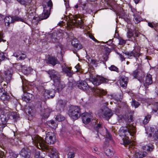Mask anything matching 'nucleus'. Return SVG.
<instances>
[{"mask_svg":"<svg viewBox=\"0 0 158 158\" xmlns=\"http://www.w3.org/2000/svg\"><path fill=\"white\" fill-rule=\"evenodd\" d=\"M109 69L111 71H115L117 72H118V68L114 65H111L109 68Z\"/></svg>","mask_w":158,"mask_h":158,"instance_id":"79ce46f5","label":"nucleus"},{"mask_svg":"<svg viewBox=\"0 0 158 158\" xmlns=\"http://www.w3.org/2000/svg\"><path fill=\"white\" fill-rule=\"evenodd\" d=\"M91 89L93 93V94L96 96H100L101 95H105L106 93V92L104 90L98 88H91Z\"/></svg>","mask_w":158,"mask_h":158,"instance_id":"ddd939ff","label":"nucleus"},{"mask_svg":"<svg viewBox=\"0 0 158 158\" xmlns=\"http://www.w3.org/2000/svg\"><path fill=\"white\" fill-rule=\"evenodd\" d=\"M72 45L77 49H80L82 48V46L80 44L78 41L76 39H74L71 41Z\"/></svg>","mask_w":158,"mask_h":158,"instance_id":"5701e85b","label":"nucleus"},{"mask_svg":"<svg viewBox=\"0 0 158 158\" xmlns=\"http://www.w3.org/2000/svg\"><path fill=\"white\" fill-rule=\"evenodd\" d=\"M32 70V69H31L30 68H28L27 69H26V70L28 71V72L27 73H29Z\"/></svg>","mask_w":158,"mask_h":158,"instance_id":"e2e57ef3","label":"nucleus"},{"mask_svg":"<svg viewBox=\"0 0 158 158\" xmlns=\"http://www.w3.org/2000/svg\"><path fill=\"white\" fill-rule=\"evenodd\" d=\"M154 107L152 109L153 111L155 112L158 111V102H156L154 105Z\"/></svg>","mask_w":158,"mask_h":158,"instance_id":"4c0bfd02","label":"nucleus"},{"mask_svg":"<svg viewBox=\"0 0 158 158\" xmlns=\"http://www.w3.org/2000/svg\"><path fill=\"white\" fill-rule=\"evenodd\" d=\"M105 153L108 156L111 157L114 155L113 150L112 147L108 146L107 147H104Z\"/></svg>","mask_w":158,"mask_h":158,"instance_id":"2eb2a0df","label":"nucleus"},{"mask_svg":"<svg viewBox=\"0 0 158 158\" xmlns=\"http://www.w3.org/2000/svg\"><path fill=\"white\" fill-rule=\"evenodd\" d=\"M10 158H16L17 156L16 154L13 153L11 152L10 153Z\"/></svg>","mask_w":158,"mask_h":158,"instance_id":"a18cd8bd","label":"nucleus"},{"mask_svg":"<svg viewBox=\"0 0 158 158\" xmlns=\"http://www.w3.org/2000/svg\"><path fill=\"white\" fill-rule=\"evenodd\" d=\"M155 129H145L146 133L147 134H148V136L151 137L153 135L154 140V141L157 140L158 139V130L156 131L155 134L154 133V130Z\"/></svg>","mask_w":158,"mask_h":158,"instance_id":"f8f14e48","label":"nucleus"},{"mask_svg":"<svg viewBox=\"0 0 158 158\" xmlns=\"http://www.w3.org/2000/svg\"><path fill=\"white\" fill-rule=\"evenodd\" d=\"M72 67H65L63 69V71L69 77H71L73 74V72L71 70Z\"/></svg>","mask_w":158,"mask_h":158,"instance_id":"6ab92c4d","label":"nucleus"},{"mask_svg":"<svg viewBox=\"0 0 158 158\" xmlns=\"http://www.w3.org/2000/svg\"><path fill=\"white\" fill-rule=\"evenodd\" d=\"M9 118L10 119H13L16 120L19 117V114L15 112H10L9 114Z\"/></svg>","mask_w":158,"mask_h":158,"instance_id":"a878e982","label":"nucleus"},{"mask_svg":"<svg viewBox=\"0 0 158 158\" xmlns=\"http://www.w3.org/2000/svg\"><path fill=\"white\" fill-rule=\"evenodd\" d=\"M132 125H131V124H128L127 125V126H126V127L127 128H133V127H132Z\"/></svg>","mask_w":158,"mask_h":158,"instance_id":"052dcab7","label":"nucleus"},{"mask_svg":"<svg viewBox=\"0 0 158 158\" xmlns=\"http://www.w3.org/2000/svg\"><path fill=\"white\" fill-rule=\"evenodd\" d=\"M138 19L137 18H134V21L135 22L136 24H138Z\"/></svg>","mask_w":158,"mask_h":158,"instance_id":"0e129e2a","label":"nucleus"},{"mask_svg":"<svg viewBox=\"0 0 158 158\" xmlns=\"http://www.w3.org/2000/svg\"><path fill=\"white\" fill-rule=\"evenodd\" d=\"M154 148L153 145L152 144L146 145L142 147V149L147 152H151Z\"/></svg>","mask_w":158,"mask_h":158,"instance_id":"cd10ccee","label":"nucleus"},{"mask_svg":"<svg viewBox=\"0 0 158 158\" xmlns=\"http://www.w3.org/2000/svg\"><path fill=\"white\" fill-rule=\"evenodd\" d=\"M13 71L12 69H9L6 70L5 72V74L9 77H10L12 75Z\"/></svg>","mask_w":158,"mask_h":158,"instance_id":"c9c22d12","label":"nucleus"},{"mask_svg":"<svg viewBox=\"0 0 158 158\" xmlns=\"http://www.w3.org/2000/svg\"><path fill=\"white\" fill-rule=\"evenodd\" d=\"M151 118V115L150 114H148L145 116L144 120L143 121L142 124V125L145 128H147L145 127V125L149 122Z\"/></svg>","mask_w":158,"mask_h":158,"instance_id":"b1692460","label":"nucleus"},{"mask_svg":"<svg viewBox=\"0 0 158 158\" xmlns=\"http://www.w3.org/2000/svg\"><path fill=\"white\" fill-rule=\"evenodd\" d=\"M147 155V153L146 152H140L139 153V158H142L146 156Z\"/></svg>","mask_w":158,"mask_h":158,"instance_id":"a19ab883","label":"nucleus"},{"mask_svg":"<svg viewBox=\"0 0 158 158\" xmlns=\"http://www.w3.org/2000/svg\"><path fill=\"white\" fill-rule=\"evenodd\" d=\"M140 73L141 74L140 76L139 77V81L141 83L143 82L144 86L146 88H148L149 86L152 84L153 82L152 75L150 73H147L146 76L145 81H143L141 78L142 77L145 76V74L141 64H139V73Z\"/></svg>","mask_w":158,"mask_h":158,"instance_id":"7ed1b4c3","label":"nucleus"},{"mask_svg":"<svg viewBox=\"0 0 158 158\" xmlns=\"http://www.w3.org/2000/svg\"><path fill=\"white\" fill-rule=\"evenodd\" d=\"M0 98L1 100L6 102L10 99V96L8 93L5 91L3 88H0Z\"/></svg>","mask_w":158,"mask_h":158,"instance_id":"9b49d317","label":"nucleus"},{"mask_svg":"<svg viewBox=\"0 0 158 158\" xmlns=\"http://www.w3.org/2000/svg\"><path fill=\"white\" fill-rule=\"evenodd\" d=\"M97 61L96 60L92 59L91 60V63L93 64H97Z\"/></svg>","mask_w":158,"mask_h":158,"instance_id":"5fc2aeb1","label":"nucleus"},{"mask_svg":"<svg viewBox=\"0 0 158 158\" xmlns=\"http://www.w3.org/2000/svg\"><path fill=\"white\" fill-rule=\"evenodd\" d=\"M64 4L66 9H68L69 7V1L68 0H64Z\"/></svg>","mask_w":158,"mask_h":158,"instance_id":"49530a36","label":"nucleus"},{"mask_svg":"<svg viewBox=\"0 0 158 158\" xmlns=\"http://www.w3.org/2000/svg\"><path fill=\"white\" fill-rule=\"evenodd\" d=\"M2 33L0 32V42L2 40Z\"/></svg>","mask_w":158,"mask_h":158,"instance_id":"69168bd1","label":"nucleus"},{"mask_svg":"<svg viewBox=\"0 0 158 158\" xmlns=\"http://www.w3.org/2000/svg\"><path fill=\"white\" fill-rule=\"evenodd\" d=\"M90 81L95 85H98L103 83H107L109 80L100 76H94L92 74L90 76Z\"/></svg>","mask_w":158,"mask_h":158,"instance_id":"39448f33","label":"nucleus"},{"mask_svg":"<svg viewBox=\"0 0 158 158\" xmlns=\"http://www.w3.org/2000/svg\"><path fill=\"white\" fill-rule=\"evenodd\" d=\"M69 114L73 120L77 119L80 116V110L77 106L71 107L69 111Z\"/></svg>","mask_w":158,"mask_h":158,"instance_id":"6e6552de","label":"nucleus"},{"mask_svg":"<svg viewBox=\"0 0 158 158\" xmlns=\"http://www.w3.org/2000/svg\"><path fill=\"white\" fill-rule=\"evenodd\" d=\"M132 36H133L134 37L135 36L138 37V31L137 30L135 31L134 34H133L131 31H129L127 33V37L128 38H130Z\"/></svg>","mask_w":158,"mask_h":158,"instance_id":"7c9ffc66","label":"nucleus"},{"mask_svg":"<svg viewBox=\"0 0 158 158\" xmlns=\"http://www.w3.org/2000/svg\"><path fill=\"white\" fill-rule=\"evenodd\" d=\"M40 152H39L38 151L35 152V158H40Z\"/></svg>","mask_w":158,"mask_h":158,"instance_id":"603ef678","label":"nucleus"},{"mask_svg":"<svg viewBox=\"0 0 158 158\" xmlns=\"http://www.w3.org/2000/svg\"><path fill=\"white\" fill-rule=\"evenodd\" d=\"M106 137L110 140L111 139H112L111 135L109 132L107 131V129H106Z\"/></svg>","mask_w":158,"mask_h":158,"instance_id":"ea45409f","label":"nucleus"},{"mask_svg":"<svg viewBox=\"0 0 158 158\" xmlns=\"http://www.w3.org/2000/svg\"><path fill=\"white\" fill-rule=\"evenodd\" d=\"M96 127L97 128H103V126L102 125V124L101 123H98V124L97 126H96Z\"/></svg>","mask_w":158,"mask_h":158,"instance_id":"13d9d810","label":"nucleus"},{"mask_svg":"<svg viewBox=\"0 0 158 158\" xmlns=\"http://www.w3.org/2000/svg\"><path fill=\"white\" fill-rule=\"evenodd\" d=\"M49 126L52 128H56L57 127L58 123L53 120H51L48 122Z\"/></svg>","mask_w":158,"mask_h":158,"instance_id":"c85d7f7f","label":"nucleus"},{"mask_svg":"<svg viewBox=\"0 0 158 158\" xmlns=\"http://www.w3.org/2000/svg\"><path fill=\"white\" fill-rule=\"evenodd\" d=\"M42 140L43 141L46 145V143L49 144H53L56 141V138L55 134L52 132H48L46 135L45 138V142L44 140L40 137Z\"/></svg>","mask_w":158,"mask_h":158,"instance_id":"1a4fd4ad","label":"nucleus"},{"mask_svg":"<svg viewBox=\"0 0 158 158\" xmlns=\"http://www.w3.org/2000/svg\"><path fill=\"white\" fill-rule=\"evenodd\" d=\"M52 6V3L51 0H50L47 3V6H43L44 10L40 16L41 20L47 19L50 14V11Z\"/></svg>","mask_w":158,"mask_h":158,"instance_id":"0eeeda50","label":"nucleus"},{"mask_svg":"<svg viewBox=\"0 0 158 158\" xmlns=\"http://www.w3.org/2000/svg\"><path fill=\"white\" fill-rule=\"evenodd\" d=\"M33 97V95L28 93H25L24 96L23 98V100H24L27 102H28Z\"/></svg>","mask_w":158,"mask_h":158,"instance_id":"393cba45","label":"nucleus"},{"mask_svg":"<svg viewBox=\"0 0 158 158\" xmlns=\"http://www.w3.org/2000/svg\"><path fill=\"white\" fill-rule=\"evenodd\" d=\"M132 105H134L135 108H137L138 106V102H136L135 101L133 100L132 103Z\"/></svg>","mask_w":158,"mask_h":158,"instance_id":"de8ad7c7","label":"nucleus"},{"mask_svg":"<svg viewBox=\"0 0 158 158\" xmlns=\"http://www.w3.org/2000/svg\"><path fill=\"white\" fill-rule=\"evenodd\" d=\"M55 119L58 121H62L65 119V117L61 114H58L56 116Z\"/></svg>","mask_w":158,"mask_h":158,"instance_id":"72a5a7b5","label":"nucleus"},{"mask_svg":"<svg viewBox=\"0 0 158 158\" xmlns=\"http://www.w3.org/2000/svg\"><path fill=\"white\" fill-rule=\"evenodd\" d=\"M129 116L130 118H129V117H128V119L127 120L129 122H130L132 121L133 119V117L132 116L130 115H129Z\"/></svg>","mask_w":158,"mask_h":158,"instance_id":"6e6d98bb","label":"nucleus"},{"mask_svg":"<svg viewBox=\"0 0 158 158\" xmlns=\"http://www.w3.org/2000/svg\"><path fill=\"white\" fill-rule=\"evenodd\" d=\"M77 86L79 89L84 90L88 89L89 87L86 82L82 81H79L77 84Z\"/></svg>","mask_w":158,"mask_h":158,"instance_id":"a211bd4d","label":"nucleus"},{"mask_svg":"<svg viewBox=\"0 0 158 158\" xmlns=\"http://www.w3.org/2000/svg\"><path fill=\"white\" fill-rule=\"evenodd\" d=\"M148 25L152 28H153L156 32H158V23L155 22H148ZM156 39L158 40V35L156 37Z\"/></svg>","mask_w":158,"mask_h":158,"instance_id":"f3484780","label":"nucleus"},{"mask_svg":"<svg viewBox=\"0 0 158 158\" xmlns=\"http://www.w3.org/2000/svg\"><path fill=\"white\" fill-rule=\"evenodd\" d=\"M102 117L108 120L113 115V113L107 107H105L102 110Z\"/></svg>","mask_w":158,"mask_h":158,"instance_id":"9d476101","label":"nucleus"},{"mask_svg":"<svg viewBox=\"0 0 158 158\" xmlns=\"http://www.w3.org/2000/svg\"><path fill=\"white\" fill-rule=\"evenodd\" d=\"M13 55L14 56L18 58L20 56V54L17 52H15L14 54Z\"/></svg>","mask_w":158,"mask_h":158,"instance_id":"bf43d9fd","label":"nucleus"},{"mask_svg":"<svg viewBox=\"0 0 158 158\" xmlns=\"http://www.w3.org/2000/svg\"><path fill=\"white\" fill-rule=\"evenodd\" d=\"M75 153L73 152H69L68 154V158H73L74 157Z\"/></svg>","mask_w":158,"mask_h":158,"instance_id":"58836bf2","label":"nucleus"},{"mask_svg":"<svg viewBox=\"0 0 158 158\" xmlns=\"http://www.w3.org/2000/svg\"><path fill=\"white\" fill-rule=\"evenodd\" d=\"M120 57L122 61H123V60H125V58L122 55H120Z\"/></svg>","mask_w":158,"mask_h":158,"instance_id":"338daca9","label":"nucleus"},{"mask_svg":"<svg viewBox=\"0 0 158 158\" xmlns=\"http://www.w3.org/2000/svg\"><path fill=\"white\" fill-rule=\"evenodd\" d=\"M20 154L25 158H29L30 153L27 151L25 149H23L20 152Z\"/></svg>","mask_w":158,"mask_h":158,"instance_id":"bb28decb","label":"nucleus"},{"mask_svg":"<svg viewBox=\"0 0 158 158\" xmlns=\"http://www.w3.org/2000/svg\"><path fill=\"white\" fill-rule=\"evenodd\" d=\"M14 16H6L4 19L5 25L9 26L10 23H14Z\"/></svg>","mask_w":158,"mask_h":158,"instance_id":"412c9836","label":"nucleus"},{"mask_svg":"<svg viewBox=\"0 0 158 158\" xmlns=\"http://www.w3.org/2000/svg\"><path fill=\"white\" fill-rule=\"evenodd\" d=\"M6 58L4 54L2 53H0V60H3Z\"/></svg>","mask_w":158,"mask_h":158,"instance_id":"8fccbe9b","label":"nucleus"},{"mask_svg":"<svg viewBox=\"0 0 158 158\" xmlns=\"http://www.w3.org/2000/svg\"><path fill=\"white\" fill-rule=\"evenodd\" d=\"M146 58L148 60H151V57L150 56H146Z\"/></svg>","mask_w":158,"mask_h":158,"instance_id":"774afa93","label":"nucleus"},{"mask_svg":"<svg viewBox=\"0 0 158 158\" xmlns=\"http://www.w3.org/2000/svg\"><path fill=\"white\" fill-rule=\"evenodd\" d=\"M48 63L54 66L58 63V61L57 59L55 58L50 57L48 58Z\"/></svg>","mask_w":158,"mask_h":158,"instance_id":"c756f323","label":"nucleus"},{"mask_svg":"<svg viewBox=\"0 0 158 158\" xmlns=\"http://www.w3.org/2000/svg\"><path fill=\"white\" fill-rule=\"evenodd\" d=\"M81 116L82 121L85 124H87L89 123L92 118L90 114L87 113H83L81 114Z\"/></svg>","mask_w":158,"mask_h":158,"instance_id":"4468645a","label":"nucleus"},{"mask_svg":"<svg viewBox=\"0 0 158 158\" xmlns=\"http://www.w3.org/2000/svg\"><path fill=\"white\" fill-rule=\"evenodd\" d=\"M89 36L90 38H91L94 41L97 42H98V41L94 38V37L92 35H89Z\"/></svg>","mask_w":158,"mask_h":158,"instance_id":"4d7b16f0","label":"nucleus"},{"mask_svg":"<svg viewBox=\"0 0 158 158\" xmlns=\"http://www.w3.org/2000/svg\"><path fill=\"white\" fill-rule=\"evenodd\" d=\"M75 68L76 69V72H77L78 71H80L81 68H80V65L79 64L75 66Z\"/></svg>","mask_w":158,"mask_h":158,"instance_id":"864d4df0","label":"nucleus"},{"mask_svg":"<svg viewBox=\"0 0 158 158\" xmlns=\"http://www.w3.org/2000/svg\"><path fill=\"white\" fill-rule=\"evenodd\" d=\"M138 70L137 69L135 70V71H133L132 73V75L135 78H137L138 77Z\"/></svg>","mask_w":158,"mask_h":158,"instance_id":"c03bdc74","label":"nucleus"},{"mask_svg":"<svg viewBox=\"0 0 158 158\" xmlns=\"http://www.w3.org/2000/svg\"><path fill=\"white\" fill-rule=\"evenodd\" d=\"M136 129H120L118 131V134L122 138L123 144L125 146L128 145L129 143L127 136L131 135L133 136L135 133Z\"/></svg>","mask_w":158,"mask_h":158,"instance_id":"20e7f679","label":"nucleus"},{"mask_svg":"<svg viewBox=\"0 0 158 158\" xmlns=\"http://www.w3.org/2000/svg\"><path fill=\"white\" fill-rule=\"evenodd\" d=\"M66 103L65 101L61 99L59 100L57 103V106L60 108H63L64 107Z\"/></svg>","mask_w":158,"mask_h":158,"instance_id":"473e14b6","label":"nucleus"},{"mask_svg":"<svg viewBox=\"0 0 158 158\" xmlns=\"http://www.w3.org/2000/svg\"><path fill=\"white\" fill-rule=\"evenodd\" d=\"M33 144L38 148L48 151L50 153L49 156L51 158H59L58 153L56 149L53 147L50 148L39 136L34 135L32 137Z\"/></svg>","mask_w":158,"mask_h":158,"instance_id":"f257e3e1","label":"nucleus"},{"mask_svg":"<svg viewBox=\"0 0 158 158\" xmlns=\"http://www.w3.org/2000/svg\"><path fill=\"white\" fill-rule=\"evenodd\" d=\"M21 4L27 5L30 4L32 0H17Z\"/></svg>","mask_w":158,"mask_h":158,"instance_id":"2f4dec72","label":"nucleus"},{"mask_svg":"<svg viewBox=\"0 0 158 158\" xmlns=\"http://www.w3.org/2000/svg\"><path fill=\"white\" fill-rule=\"evenodd\" d=\"M77 18V17L76 16H74L72 15H69L68 24L71 26H78L81 28H82L84 25L83 21L81 18H80V20L77 21L76 20Z\"/></svg>","mask_w":158,"mask_h":158,"instance_id":"423d86ee","label":"nucleus"},{"mask_svg":"<svg viewBox=\"0 0 158 158\" xmlns=\"http://www.w3.org/2000/svg\"><path fill=\"white\" fill-rule=\"evenodd\" d=\"M4 80V79L2 76V75L0 73V83L2 82Z\"/></svg>","mask_w":158,"mask_h":158,"instance_id":"680f3d73","label":"nucleus"},{"mask_svg":"<svg viewBox=\"0 0 158 158\" xmlns=\"http://www.w3.org/2000/svg\"><path fill=\"white\" fill-rule=\"evenodd\" d=\"M27 15V16L30 19L32 18L33 17V21L34 22V20H36L37 21L38 20V18L37 17H33V13L31 12L30 13V12L28 13Z\"/></svg>","mask_w":158,"mask_h":158,"instance_id":"f704fd0d","label":"nucleus"},{"mask_svg":"<svg viewBox=\"0 0 158 158\" xmlns=\"http://www.w3.org/2000/svg\"><path fill=\"white\" fill-rule=\"evenodd\" d=\"M26 57V55L22 53L21 54V55H20L19 57L18 58L17 60H23Z\"/></svg>","mask_w":158,"mask_h":158,"instance_id":"37998d69","label":"nucleus"},{"mask_svg":"<svg viewBox=\"0 0 158 158\" xmlns=\"http://www.w3.org/2000/svg\"><path fill=\"white\" fill-rule=\"evenodd\" d=\"M14 22L15 21H22L23 22H24V19L23 18L19 17L18 16L14 17Z\"/></svg>","mask_w":158,"mask_h":158,"instance_id":"e433bc0d","label":"nucleus"},{"mask_svg":"<svg viewBox=\"0 0 158 158\" xmlns=\"http://www.w3.org/2000/svg\"><path fill=\"white\" fill-rule=\"evenodd\" d=\"M125 54L127 58H132L134 57L135 58L136 60H137L138 58V53L135 50H133L130 52H126Z\"/></svg>","mask_w":158,"mask_h":158,"instance_id":"dca6fc26","label":"nucleus"},{"mask_svg":"<svg viewBox=\"0 0 158 158\" xmlns=\"http://www.w3.org/2000/svg\"><path fill=\"white\" fill-rule=\"evenodd\" d=\"M4 114H3V112L2 111H0V119L1 120L3 121V119H5V117Z\"/></svg>","mask_w":158,"mask_h":158,"instance_id":"09e8293b","label":"nucleus"},{"mask_svg":"<svg viewBox=\"0 0 158 158\" xmlns=\"http://www.w3.org/2000/svg\"><path fill=\"white\" fill-rule=\"evenodd\" d=\"M126 41L125 40L121 39L119 40V44L120 45H123L125 44Z\"/></svg>","mask_w":158,"mask_h":158,"instance_id":"3c124183","label":"nucleus"},{"mask_svg":"<svg viewBox=\"0 0 158 158\" xmlns=\"http://www.w3.org/2000/svg\"><path fill=\"white\" fill-rule=\"evenodd\" d=\"M48 73L51 79L54 81V85L59 91L65 87V84L63 81H60V76L57 72L54 70H49L48 72Z\"/></svg>","mask_w":158,"mask_h":158,"instance_id":"f03ea898","label":"nucleus"},{"mask_svg":"<svg viewBox=\"0 0 158 158\" xmlns=\"http://www.w3.org/2000/svg\"><path fill=\"white\" fill-rule=\"evenodd\" d=\"M128 78L125 76L121 77L120 82L121 86L125 88L127 86L128 83Z\"/></svg>","mask_w":158,"mask_h":158,"instance_id":"4be33fe9","label":"nucleus"},{"mask_svg":"<svg viewBox=\"0 0 158 158\" xmlns=\"http://www.w3.org/2000/svg\"><path fill=\"white\" fill-rule=\"evenodd\" d=\"M54 93V90L53 89L51 90H45L44 93V97L45 99H47L50 98V97H52L53 96Z\"/></svg>","mask_w":158,"mask_h":158,"instance_id":"aec40b11","label":"nucleus"}]
</instances>
